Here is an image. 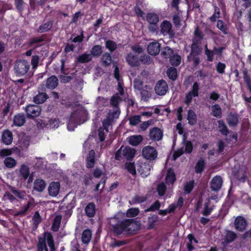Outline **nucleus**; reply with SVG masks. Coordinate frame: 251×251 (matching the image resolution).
<instances>
[{
  "mask_svg": "<svg viewBox=\"0 0 251 251\" xmlns=\"http://www.w3.org/2000/svg\"><path fill=\"white\" fill-rule=\"evenodd\" d=\"M160 48V44L158 42H153L148 45L147 51L150 55L155 56L159 53Z\"/></svg>",
  "mask_w": 251,
  "mask_h": 251,
  "instance_id": "nucleus-17",
  "label": "nucleus"
},
{
  "mask_svg": "<svg viewBox=\"0 0 251 251\" xmlns=\"http://www.w3.org/2000/svg\"><path fill=\"white\" fill-rule=\"evenodd\" d=\"M143 141V137L141 135L131 136L129 138V143L133 146L138 145Z\"/></svg>",
  "mask_w": 251,
  "mask_h": 251,
  "instance_id": "nucleus-42",
  "label": "nucleus"
},
{
  "mask_svg": "<svg viewBox=\"0 0 251 251\" xmlns=\"http://www.w3.org/2000/svg\"><path fill=\"white\" fill-rule=\"evenodd\" d=\"M158 220L159 217L156 215L152 214L149 216L147 219V229L150 230L153 229Z\"/></svg>",
  "mask_w": 251,
  "mask_h": 251,
  "instance_id": "nucleus-26",
  "label": "nucleus"
},
{
  "mask_svg": "<svg viewBox=\"0 0 251 251\" xmlns=\"http://www.w3.org/2000/svg\"><path fill=\"white\" fill-rule=\"evenodd\" d=\"M185 146L184 152L186 154L191 153L193 150V145L191 141L187 140L185 137L183 138L182 142Z\"/></svg>",
  "mask_w": 251,
  "mask_h": 251,
  "instance_id": "nucleus-48",
  "label": "nucleus"
},
{
  "mask_svg": "<svg viewBox=\"0 0 251 251\" xmlns=\"http://www.w3.org/2000/svg\"><path fill=\"white\" fill-rule=\"evenodd\" d=\"M167 187L165 184L163 183H160L157 185V191L159 196H163L166 192Z\"/></svg>",
  "mask_w": 251,
  "mask_h": 251,
  "instance_id": "nucleus-62",
  "label": "nucleus"
},
{
  "mask_svg": "<svg viewBox=\"0 0 251 251\" xmlns=\"http://www.w3.org/2000/svg\"><path fill=\"white\" fill-rule=\"evenodd\" d=\"M92 237V232L89 229H86L83 230L81 236V241L83 244H88Z\"/></svg>",
  "mask_w": 251,
  "mask_h": 251,
  "instance_id": "nucleus-35",
  "label": "nucleus"
},
{
  "mask_svg": "<svg viewBox=\"0 0 251 251\" xmlns=\"http://www.w3.org/2000/svg\"><path fill=\"white\" fill-rule=\"evenodd\" d=\"M149 136L151 140L159 141L163 137V132L159 128L154 127L150 129Z\"/></svg>",
  "mask_w": 251,
  "mask_h": 251,
  "instance_id": "nucleus-16",
  "label": "nucleus"
},
{
  "mask_svg": "<svg viewBox=\"0 0 251 251\" xmlns=\"http://www.w3.org/2000/svg\"><path fill=\"white\" fill-rule=\"evenodd\" d=\"M146 196H140L138 195H135L131 200V204H137L144 202L147 201Z\"/></svg>",
  "mask_w": 251,
  "mask_h": 251,
  "instance_id": "nucleus-56",
  "label": "nucleus"
},
{
  "mask_svg": "<svg viewBox=\"0 0 251 251\" xmlns=\"http://www.w3.org/2000/svg\"><path fill=\"white\" fill-rule=\"evenodd\" d=\"M201 43L193 42L191 46V52L188 56V60H190L192 56H198L201 51V49L200 47Z\"/></svg>",
  "mask_w": 251,
  "mask_h": 251,
  "instance_id": "nucleus-20",
  "label": "nucleus"
},
{
  "mask_svg": "<svg viewBox=\"0 0 251 251\" xmlns=\"http://www.w3.org/2000/svg\"><path fill=\"white\" fill-rule=\"evenodd\" d=\"M96 153L94 150L89 151L88 156L86 158V167L88 169L93 168L95 164Z\"/></svg>",
  "mask_w": 251,
  "mask_h": 251,
  "instance_id": "nucleus-19",
  "label": "nucleus"
},
{
  "mask_svg": "<svg viewBox=\"0 0 251 251\" xmlns=\"http://www.w3.org/2000/svg\"><path fill=\"white\" fill-rule=\"evenodd\" d=\"M187 120L188 124L191 126H194L197 122V116L194 110L189 109L187 113Z\"/></svg>",
  "mask_w": 251,
  "mask_h": 251,
  "instance_id": "nucleus-33",
  "label": "nucleus"
},
{
  "mask_svg": "<svg viewBox=\"0 0 251 251\" xmlns=\"http://www.w3.org/2000/svg\"><path fill=\"white\" fill-rule=\"evenodd\" d=\"M62 219V216L61 215H56L53 220V223L51 226V230L54 232H56L58 230L61 222Z\"/></svg>",
  "mask_w": 251,
  "mask_h": 251,
  "instance_id": "nucleus-44",
  "label": "nucleus"
},
{
  "mask_svg": "<svg viewBox=\"0 0 251 251\" xmlns=\"http://www.w3.org/2000/svg\"><path fill=\"white\" fill-rule=\"evenodd\" d=\"M38 242L37 244V251H49L47 247L46 238L41 236L38 237Z\"/></svg>",
  "mask_w": 251,
  "mask_h": 251,
  "instance_id": "nucleus-31",
  "label": "nucleus"
},
{
  "mask_svg": "<svg viewBox=\"0 0 251 251\" xmlns=\"http://www.w3.org/2000/svg\"><path fill=\"white\" fill-rule=\"evenodd\" d=\"M195 186V181L194 180H190L185 183L183 190L184 194H188L191 193Z\"/></svg>",
  "mask_w": 251,
  "mask_h": 251,
  "instance_id": "nucleus-52",
  "label": "nucleus"
},
{
  "mask_svg": "<svg viewBox=\"0 0 251 251\" xmlns=\"http://www.w3.org/2000/svg\"><path fill=\"white\" fill-rule=\"evenodd\" d=\"M105 47L111 52H112L116 50L117 48V45L116 42L114 41L109 40L105 42Z\"/></svg>",
  "mask_w": 251,
  "mask_h": 251,
  "instance_id": "nucleus-58",
  "label": "nucleus"
},
{
  "mask_svg": "<svg viewBox=\"0 0 251 251\" xmlns=\"http://www.w3.org/2000/svg\"><path fill=\"white\" fill-rule=\"evenodd\" d=\"M239 116L236 113L230 112L226 118V121L229 126H236L239 124Z\"/></svg>",
  "mask_w": 251,
  "mask_h": 251,
  "instance_id": "nucleus-18",
  "label": "nucleus"
},
{
  "mask_svg": "<svg viewBox=\"0 0 251 251\" xmlns=\"http://www.w3.org/2000/svg\"><path fill=\"white\" fill-rule=\"evenodd\" d=\"M217 27L220 29L224 34H226L227 33L228 28L226 25L221 20H219L217 21Z\"/></svg>",
  "mask_w": 251,
  "mask_h": 251,
  "instance_id": "nucleus-60",
  "label": "nucleus"
},
{
  "mask_svg": "<svg viewBox=\"0 0 251 251\" xmlns=\"http://www.w3.org/2000/svg\"><path fill=\"white\" fill-rule=\"evenodd\" d=\"M137 170L142 177H146L150 174L151 166L149 163L141 162L137 165Z\"/></svg>",
  "mask_w": 251,
  "mask_h": 251,
  "instance_id": "nucleus-12",
  "label": "nucleus"
},
{
  "mask_svg": "<svg viewBox=\"0 0 251 251\" xmlns=\"http://www.w3.org/2000/svg\"><path fill=\"white\" fill-rule=\"evenodd\" d=\"M114 119V116L111 115H108L107 116H106V118H105L102 121V126L103 128H105V130L106 131H108V127L109 126L112 124V123L113 122Z\"/></svg>",
  "mask_w": 251,
  "mask_h": 251,
  "instance_id": "nucleus-54",
  "label": "nucleus"
},
{
  "mask_svg": "<svg viewBox=\"0 0 251 251\" xmlns=\"http://www.w3.org/2000/svg\"><path fill=\"white\" fill-rule=\"evenodd\" d=\"M218 130L222 134L226 136L229 133V131L223 120L218 121Z\"/></svg>",
  "mask_w": 251,
  "mask_h": 251,
  "instance_id": "nucleus-46",
  "label": "nucleus"
},
{
  "mask_svg": "<svg viewBox=\"0 0 251 251\" xmlns=\"http://www.w3.org/2000/svg\"><path fill=\"white\" fill-rule=\"evenodd\" d=\"M3 163L5 167L7 168H13L17 164V162L15 159L11 157H7L5 158Z\"/></svg>",
  "mask_w": 251,
  "mask_h": 251,
  "instance_id": "nucleus-51",
  "label": "nucleus"
},
{
  "mask_svg": "<svg viewBox=\"0 0 251 251\" xmlns=\"http://www.w3.org/2000/svg\"><path fill=\"white\" fill-rule=\"evenodd\" d=\"M126 236L135 235L140 229L141 223L139 221L133 219H126Z\"/></svg>",
  "mask_w": 251,
  "mask_h": 251,
  "instance_id": "nucleus-1",
  "label": "nucleus"
},
{
  "mask_svg": "<svg viewBox=\"0 0 251 251\" xmlns=\"http://www.w3.org/2000/svg\"><path fill=\"white\" fill-rule=\"evenodd\" d=\"M174 50L168 46H166L161 51V56L164 58H170L174 54Z\"/></svg>",
  "mask_w": 251,
  "mask_h": 251,
  "instance_id": "nucleus-53",
  "label": "nucleus"
},
{
  "mask_svg": "<svg viewBox=\"0 0 251 251\" xmlns=\"http://www.w3.org/2000/svg\"><path fill=\"white\" fill-rule=\"evenodd\" d=\"M135 153V149L126 146L123 150V155L127 160L130 161L134 158Z\"/></svg>",
  "mask_w": 251,
  "mask_h": 251,
  "instance_id": "nucleus-23",
  "label": "nucleus"
},
{
  "mask_svg": "<svg viewBox=\"0 0 251 251\" xmlns=\"http://www.w3.org/2000/svg\"><path fill=\"white\" fill-rule=\"evenodd\" d=\"M126 219L118 221L116 224L112 225L114 234L117 237L122 234H124L126 236Z\"/></svg>",
  "mask_w": 251,
  "mask_h": 251,
  "instance_id": "nucleus-7",
  "label": "nucleus"
},
{
  "mask_svg": "<svg viewBox=\"0 0 251 251\" xmlns=\"http://www.w3.org/2000/svg\"><path fill=\"white\" fill-rule=\"evenodd\" d=\"M237 238L236 234L232 231L227 230L225 237L224 245H228Z\"/></svg>",
  "mask_w": 251,
  "mask_h": 251,
  "instance_id": "nucleus-29",
  "label": "nucleus"
},
{
  "mask_svg": "<svg viewBox=\"0 0 251 251\" xmlns=\"http://www.w3.org/2000/svg\"><path fill=\"white\" fill-rule=\"evenodd\" d=\"M46 186V182L42 179H37L34 182L33 188L36 191L41 192L44 191Z\"/></svg>",
  "mask_w": 251,
  "mask_h": 251,
  "instance_id": "nucleus-30",
  "label": "nucleus"
},
{
  "mask_svg": "<svg viewBox=\"0 0 251 251\" xmlns=\"http://www.w3.org/2000/svg\"><path fill=\"white\" fill-rule=\"evenodd\" d=\"M235 229L240 232L244 231L248 226L247 220L242 216H238L234 220Z\"/></svg>",
  "mask_w": 251,
  "mask_h": 251,
  "instance_id": "nucleus-8",
  "label": "nucleus"
},
{
  "mask_svg": "<svg viewBox=\"0 0 251 251\" xmlns=\"http://www.w3.org/2000/svg\"><path fill=\"white\" fill-rule=\"evenodd\" d=\"M168 90V85L166 81L163 79L158 81L154 88L155 93L159 96L165 95Z\"/></svg>",
  "mask_w": 251,
  "mask_h": 251,
  "instance_id": "nucleus-10",
  "label": "nucleus"
},
{
  "mask_svg": "<svg viewBox=\"0 0 251 251\" xmlns=\"http://www.w3.org/2000/svg\"><path fill=\"white\" fill-rule=\"evenodd\" d=\"M125 169L132 175H136V167L134 162H126L125 164Z\"/></svg>",
  "mask_w": 251,
  "mask_h": 251,
  "instance_id": "nucleus-55",
  "label": "nucleus"
},
{
  "mask_svg": "<svg viewBox=\"0 0 251 251\" xmlns=\"http://www.w3.org/2000/svg\"><path fill=\"white\" fill-rule=\"evenodd\" d=\"M126 60L127 64L131 67H138L140 66L138 56L131 52L126 55Z\"/></svg>",
  "mask_w": 251,
  "mask_h": 251,
  "instance_id": "nucleus-13",
  "label": "nucleus"
},
{
  "mask_svg": "<svg viewBox=\"0 0 251 251\" xmlns=\"http://www.w3.org/2000/svg\"><path fill=\"white\" fill-rule=\"evenodd\" d=\"M204 35L200 30L199 26H197L194 31V37L193 41L201 43V41L203 38Z\"/></svg>",
  "mask_w": 251,
  "mask_h": 251,
  "instance_id": "nucleus-50",
  "label": "nucleus"
},
{
  "mask_svg": "<svg viewBox=\"0 0 251 251\" xmlns=\"http://www.w3.org/2000/svg\"><path fill=\"white\" fill-rule=\"evenodd\" d=\"M10 190L17 197L20 199H24L26 195V193L25 191L17 190L13 187L10 188Z\"/></svg>",
  "mask_w": 251,
  "mask_h": 251,
  "instance_id": "nucleus-59",
  "label": "nucleus"
},
{
  "mask_svg": "<svg viewBox=\"0 0 251 251\" xmlns=\"http://www.w3.org/2000/svg\"><path fill=\"white\" fill-rule=\"evenodd\" d=\"M25 117L23 113L15 115L13 118V125L16 126H22L25 123Z\"/></svg>",
  "mask_w": 251,
  "mask_h": 251,
  "instance_id": "nucleus-24",
  "label": "nucleus"
},
{
  "mask_svg": "<svg viewBox=\"0 0 251 251\" xmlns=\"http://www.w3.org/2000/svg\"><path fill=\"white\" fill-rule=\"evenodd\" d=\"M13 151L20 153V151L18 148L14 149H3L0 150V157L3 158L4 157H9L13 153Z\"/></svg>",
  "mask_w": 251,
  "mask_h": 251,
  "instance_id": "nucleus-43",
  "label": "nucleus"
},
{
  "mask_svg": "<svg viewBox=\"0 0 251 251\" xmlns=\"http://www.w3.org/2000/svg\"><path fill=\"white\" fill-rule=\"evenodd\" d=\"M53 25L52 21H48L44 24L40 25L37 29V31L40 33H43L48 31L51 29Z\"/></svg>",
  "mask_w": 251,
  "mask_h": 251,
  "instance_id": "nucleus-32",
  "label": "nucleus"
},
{
  "mask_svg": "<svg viewBox=\"0 0 251 251\" xmlns=\"http://www.w3.org/2000/svg\"><path fill=\"white\" fill-rule=\"evenodd\" d=\"M2 142L6 145H10L13 141V134L11 131L5 130L3 131L1 137Z\"/></svg>",
  "mask_w": 251,
  "mask_h": 251,
  "instance_id": "nucleus-21",
  "label": "nucleus"
},
{
  "mask_svg": "<svg viewBox=\"0 0 251 251\" xmlns=\"http://www.w3.org/2000/svg\"><path fill=\"white\" fill-rule=\"evenodd\" d=\"M49 97L46 93H39L34 97L33 101L36 104H42L44 103Z\"/></svg>",
  "mask_w": 251,
  "mask_h": 251,
  "instance_id": "nucleus-38",
  "label": "nucleus"
},
{
  "mask_svg": "<svg viewBox=\"0 0 251 251\" xmlns=\"http://www.w3.org/2000/svg\"><path fill=\"white\" fill-rule=\"evenodd\" d=\"M58 84V79L56 76L52 75L49 77L46 82V86L48 88L54 89Z\"/></svg>",
  "mask_w": 251,
  "mask_h": 251,
  "instance_id": "nucleus-28",
  "label": "nucleus"
},
{
  "mask_svg": "<svg viewBox=\"0 0 251 251\" xmlns=\"http://www.w3.org/2000/svg\"><path fill=\"white\" fill-rule=\"evenodd\" d=\"M46 120V128H54L59 126V121L57 118H48Z\"/></svg>",
  "mask_w": 251,
  "mask_h": 251,
  "instance_id": "nucleus-41",
  "label": "nucleus"
},
{
  "mask_svg": "<svg viewBox=\"0 0 251 251\" xmlns=\"http://www.w3.org/2000/svg\"><path fill=\"white\" fill-rule=\"evenodd\" d=\"M167 75L170 79L173 81H175L177 78V73L176 69L170 67L167 71Z\"/></svg>",
  "mask_w": 251,
  "mask_h": 251,
  "instance_id": "nucleus-45",
  "label": "nucleus"
},
{
  "mask_svg": "<svg viewBox=\"0 0 251 251\" xmlns=\"http://www.w3.org/2000/svg\"><path fill=\"white\" fill-rule=\"evenodd\" d=\"M205 161L202 157H201L197 162L195 167V171L197 174H200L203 172L205 167Z\"/></svg>",
  "mask_w": 251,
  "mask_h": 251,
  "instance_id": "nucleus-34",
  "label": "nucleus"
},
{
  "mask_svg": "<svg viewBox=\"0 0 251 251\" xmlns=\"http://www.w3.org/2000/svg\"><path fill=\"white\" fill-rule=\"evenodd\" d=\"M142 153L145 158L149 160L155 159L158 155L156 149L151 146H147L144 147L142 149Z\"/></svg>",
  "mask_w": 251,
  "mask_h": 251,
  "instance_id": "nucleus-6",
  "label": "nucleus"
},
{
  "mask_svg": "<svg viewBox=\"0 0 251 251\" xmlns=\"http://www.w3.org/2000/svg\"><path fill=\"white\" fill-rule=\"evenodd\" d=\"M122 100L121 98L118 94L113 96L110 100V104L114 107H117L120 102Z\"/></svg>",
  "mask_w": 251,
  "mask_h": 251,
  "instance_id": "nucleus-61",
  "label": "nucleus"
},
{
  "mask_svg": "<svg viewBox=\"0 0 251 251\" xmlns=\"http://www.w3.org/2000/svg\"><path fill=\"white\" fill-rule=\"evenodd\" d=\"M92 60V56L90 54L86 52L78 55L76 58V62L79 63H85L91 61Z\"/></svg>",
  "mask_w": 251,
  "mask_h": 251,
  "instance_id": "nucleus-37",
  "label": "nucleus"
},
{
  "mask_svg": "<svg viewBox=\"0 0 251 251\" xmlns=\"http://www.w3.org/2000/svg\"><path fill=\"white\" fill-rule=\"evenodd\" d=\"M176 181V176L174 170L169 168L167 171L165 177V182L168 185H173Z\"/></svg>",
  "mask_w": 251,
  "mask_h": 251,
  "instance_id": "nucleus-22",
  "label": "nucleus"
},
{
  "mask_svg": "<svg viewBox=\"0 0 251 251\" xmlns=\"http://www.w3.org/2000/svg\"><path fill=\"white\" fill-rule=\"evenodd\" d=\"M80 111L75 110L72 112L68 123V129L70 131H73L77 127L78 125L81 123Z\"/></svg>",
  "mask_w": 251,
  "mask_h": 251,
  "instance_id": "nucleus-4",
  "label": "nucleus"
},
{
  "mask_svg": "<svg viewBox=\"0 0 251 251\" xmlns=\"http://www.w3.org/2000/svg\"><path fill=\"white\" fill-rule=\"evenodd\" d=\"M25 111L27 118L33 119L40 115L41 108L38 105L28 104L26 106Z\"/></svg>",
  "mask_w": 251,
  "mask_h": 251,
  "instance_id": "nucleus-5",
  "label": "nucleus"
},
{
  "mask_svg": "<svg viewBox=\"0 0 251 251\" xmlns=\"http://www.w3.org/2000/svg\"><path fill=\"white\" fill-rule=\"evenodd\" d=\"M161 32L164 35H169L170 38H173L175 36V32L172 29L171 23L167 20L163 21L160 25Z\"/></svg>",
  "mask_w": 251,
  "mask_h": 251,
  "instance_id": "nucleus-9",
  "label": "nucleus"
},
{
  "mask_svg": "<svg viewBox=\"0 0 251 251\" xmlns=\"http://www.w3.org/2000/svg\"><path fill=\"white\" fill-rule=\"evenodd\" d=\"M60 189L59 182L52 181L50 182L48 187V192L50 196L55 197L59 194Z\"/></svg>",
  "mask_w": 251,
  "mask_h": 251,
  "instance_id": "nucleus-14",
  "label": "nucleus"
},
{
  "mask_svg": "<svg viewBox=\"0 0 251 251\" xmlns=\"http://www.w3.org/2000/svg\"><path fill=\"white\" fill-rule=\"evenodd\" d=\"M43 238H46L50 251H55L54 241L52 234L50 232H45Z\"/></svg>",
  "mask_w": 251,
  "mask_h": 251,
  "instance_id": "nucleus-25",
  "label": "nucleus"
},
{
  "mask_svg": "<svg viewBox=\"0 0 251 251\" xmlns=\"http://www.w3.org/2000/svg\"><path fill=\"white\" fill-rule=\"evenodd\" d=\"M101 65L104 67L109 66L112 63V57L110 53L105 52L101 57Z\"/></svg>",
  "mask_w": 251,
  "mask_h": 251,
  "instance_id": "nucleus-39",
  "label": "nucleus"
},
{
  "mask_svg": "<svg viewBox=\"0 0 251 251\" xmlns=\"http://www.w3.org/2000/svg\"><path fill=\"white\" fill-rule=\"evenodd\" d=\"M103 52L102 47L100 45H94L90 50V54L94 57H99Z\"/></svg>",
  "mask_w": 251,
  "mask_h": 251,
  "instance_id": "nucleus-40",
  "label": "nucleus"
},
{
  "mask_svg": "<svg viewBox=\"0 0 251 251\" xmlns=\"http://www.w3.org/2000/svg\"><path fill=\"white\" fill-rule=\"evenodd\" d=\"M212 115L217 118H221L222 115V109L220 106L216 104L212 106Z\"/></svg>",
  "mask_w": 251,
  "mask_h": 251,
  "instance_id": "nucleus-49",
  "label": "nucleus"
},
{
  "mask_svg": "<svg viewBox=\"0 0 251 251\" xmlns=\"http://www.w3.org/2000/svg\"><path fill=\"white\" fill-rule=\"evenodd\" d=\"M160 206L161 205L159 201L157 200L145 211L146 212L150 211H155L159 209Z\"/></svg>",
  "mask_w": 251,
  "mask_h": 251,
  "instance_id": "nucleus-63",
  "label": "nucleus"
},
{
  "mask_svg": "<svg viewBox=\"0 0 251 251\" xmlns=\"http://www.w3.org/2000/svg\"><path fill=\"white\" fill-rule=\"evenodd\" d=\"M129 121L130 125L137 126L141 122V116L138 115L132 116L129 118Z\"/></svg>",
  "mask_w": 251,
  "mask_h": 251,
  "instance_id": "nucleus-64",
  "label": "nucleus"
},
{
  "mask_svg": "<svg viewBox=\"0 0 251 251\" xmlns=\"http://www.w3.org/2000/svg\"><path fill=\"white\" fill-rule=\"evenodd\" d=\"M20 175L24 180H26L29 177V167L25 164L21 165L20 169Z\"/></svg>",
  "mask_w": 251,
  "mask_h": 251,
  "instance_id": "nucleus-47",
  "label": "nucleus"
},
{
  "mask_svg": "<svg viewBox=\"0 0 251 251\" xmlns=\"http://www.w3.org/2000/svg\"><path fill=\"white\" fill-rule=\"evenodd\" d=\"M243 74V78L245 83H246L248 89L251 94V78L248 74V70L246 68H243L242 70Z\"/></svg>",
  "mask_w": 251,
  "mask_h": 251,
  "instance_id": "nucleus-36",
  "label": "nucleus"
},
{
  "mask_svg": "<svg viewBox=\"0 0 251 251\" xmlns=\"http://www.w3.org/2000/svg\"><path fill=\"white\" fill-rule=\"evenodd\" d=\"M146 19L149 24V30L152 33L156 32L158 29V23L159 22V16L155 13H148L146 15Z\"/></svg>",
  "mask_w": 251,
  "mask_h": 251,
  "instance_id": "nucleus-3",
  "label": "nucleus"
},
{
  "mask_svg": "<svg viewBox=\"0 0 251 251\" xmlns=\"http://www.w3.org/2000/svg\"><path fill=\"white\" fill-rule=\"evenodd\" d=\"M223 179L220 176H216L213 177L210 182V189L214 192L219 191L223 184Z\"/></svg>",
  "mask_w": 251,
  "mask_h": 251,
  "instance_id": "nucleus-11",
  "label": "nucleus"
},
{
  "mask_svg": "<svg viewBox=\"0 0 251 251\" xmlns=\"http://www.w3.org/2000/svg\"><path fill=\"white\" fill-rule=\"evenodd\" d=\"M30 68L28 62L25 60H20L16 62L14 71L17 76H20L25 75Z\"/></svg>",
  "mask_w": 251,
  "mask_h": 251,
  "instance_id": "nucleus-2",
  "label": "nucleus"
},
{
  "mask_svg": "<svg viewBox=\"0 0 251 251\" xmlns=\"http://www.w3.org/2000/svg\"><path fill=\"white\" fill-rule=\"evenodd\" d=\"M170 62L172 65L177 66L180 64L181 57L178 54H174L171 57Z\"/></svg>",
  "mask_w": 251,
  "mask_h": 251,
  "instance_id": "nucleus-57",
  "label": "nucleus"
},
{
  "mask_svg": "<svg viewBox=\"0 0 251 251\" xmlns=\"http://www.w3.org/2000/svg\"><path fill=\"white\" fill-rule=\"evenodd\" d=\"M47 35L46 34H42L39 37H35L31 38L28 42V45L30 46H32L36 44L35 48L41 47L42 44H39L43 42L47 41Z\"/></svg>",
  "mask_w": 251,
  "mask_h": 251,
  "instance_id": "nucleus-15",
  "label": "nucleus"
},
{
  "mask_svg": "<svg viewBox=\"0 0 251 251\" xmlns=\"http://www.w3.org/2000/svg\"><path fill=\"white\" fill-rule=\"evenodd\" d=\"M85 212L89 218H93L96 214V205L93 202H89L85 207Z\"/></svg>",
  "mask_w": 251,
  "mask_h": 251,
  "instance_id": "nucleus-27",
  "label": "nucleus"
}]
</instances>
